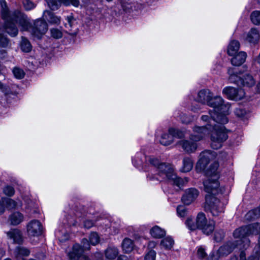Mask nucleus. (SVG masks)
Here are the masks:
<instances>
[{
	"mask_svg": "<svg viewBox=\"0 0 260 260\" xmlns=\"http://www.w3.org/2000/svg\"><path fill=\"white\" fill-rule=\"evenodd\" d=\"M223 94L230 100H240L245 96V91L242 88H236L232 87H226L222 90Z\"/></svg>",
	"mask_w": 260,
	"mask_h": 260,
	"instance_id": "obj_12",
	"label": "nucleus"
},
{
	"mask_svg": "<svg viewBox=\"0 0 260 260\" xmlns=\"http://www.w3.org/2000/svg\"><path fill=\"white\" fill-rule=\"evenodd\" d=\"M159 141L160 144L162 145L168 146L170 145L173 142V140L172 136H171L169 133V134L165 133L162 134Z\"/></svg>",
	"mask_w": 260,
	"mask_h": 260,
	"instance_id": "obj_36",
	"label": "nucleus"
},
{
	"mask_svg": "<svg viewBox=\"0 0 260 260\" xmlns=\"http://www.w3.org/2000/svg\"><path fill=\"white\" fill-rule=\"evenodd\" d=\"M94 225V222L90 220H86L84 222V227L85 228L89 229Z\"/></svg>",
	"mask_w": 260,
	"mask_h": 260,
	"instance_id": "obj_56",
	"label": "nucleus"
},
{
	"mask_svg": "<svg viewBox=\"0 0 260 260\" xmlns=\"http://www.w3.org/2000/svg\"><path fill=\"white\" fill-rule=\"evenodd\" d=\"M216 154L214 151L206 150L202 152L199 156V159L196 165V169L198 172L205 170L207 165L216 158Z\"/></svg>",
	"mask_w": 260,
	"mask_h": 260,
	"instance_id": "obj_8",
	"label": "nucleus"
},
{
	"mask_svg": "<svg viewBox=\"0 0 260 260\" xmlns=\"http://www.w3.org/2000/svg\"><path fill=\"white\" fill-rule=\"evenodd\" d=\"M207 221L205 215L203 213H200L196 219V224L191 225V228L193 230L200 229Z\"/></svg>",
	"mask_w": 260,
	"mask_h": 260,
	"instance_id": "obj_26",
	"label": "nucleus"
},
{
	"mask_svg": "<svg viewBox=\"0 0 260 260\" xmlns=\"http://www.w3.org/2000/svg\"><path fill=\"white\" fill-rule=\"evenodd\" d=\"M185 224L187 228L191 231H194V230H193L191 228V226L196 224V220H193L191 218H188L185 222Z\"/></svg>",
	"mask_w": 260,
	"mask_h": 260,
	"instance_id": "obj_53",
	"label": "nucleus"
},
{
	"mask_svg": "<svg viewBox=\"0 0 260 260\" xmlns=\"http://www.w3.org/2000/svg\"><path fill=\"white\" fill-rule=\"evenodd\" d=\"M199 191L196 188L188 189L182 197V202L185 204L189 205L196 199L199 196Z\"/></svg>",
	"mask_w": 260,
	"mask_h": 260,
	"instance_id": "obj_16",
	"label": "nucleus"
},
{
	"mask_svg": "<svg viewBox=\"0 0 260 260\" xmlns=\"http://www.w3.org/2000/svg\"><path fill=\"white\" fill-rule=\"evenodd\" d=\"M154 157L153 156H146L142 152H137L134 157L132 158V162L134 166L139 169H144L145 171H148L150 168L147 169V166L150 165L149 161V158Z\"/></svg>",
	"mask_w": 260,
	"mask_h": 260,
	"instance_id": "obj_10",
	"label": "nucleus"
},
{
	"mask_svg": "<svg viewBox=\"0 0 260 260\" xmlns=\"http://www.w3.org/2000/svg\"><path fill=\"white\" fill-rule=\"evenodd\" d=\"M3 202L5 203V208L8 209H15L18 206L16 201L8 198H3Z\"/></svg>",
	"mask_w": 260,
	"mask_h": 260,
	"instance_id": "obj_35",
	"label": "nucleus"
},
{
	"mask_svg": "<svg viewBox=\"0 0 260 260\" xmlns=\"http://www.w3.org/2000/svg\"><path fill=\"white\" fill-rule=\"evenodd\" d=\"M121 5L124 11H127L132 8L131 2L129 0H122Z\"/></svg>",
	"mask_w": 260,
	"mask_h": 260,
	"instance_id": "obj_50",
	"label": "nucleus"
},
{
	"mask_svg": "<svg viewBox=\"0 0 260 260\" xmlns=\"http://www.w3.org/2000/svg\"><path fill=\"white\" fill-rule=\"evenodd\" d=\"M151 236L154 238H161L166 235V231L157 225L152 228L150 231Z\"/></svg>",
	"mask_w": 260,
	"mask_h": 260,
	"instance_id": "obj_27",
	"label": "nucleus"
},
{
	"mask_svg": "<svg viewBox=\"0 0 260 260\" xmlns=\"http://www.w3.org/2000/svg\"><path fill=\"white\" fill-rule=\"evenodd\" d=\"M180 119L182 123L188 124L192 121L194 118L193 116L183 114L180 116Z\"/></svg>",
	"mask_w": 260,
	"mask_h": 260,
	"instance_id": "obj_47",
	"label": "nucleus"
},
{
	"mask_svg": "<svg viewBox=\"0 0 260 260\" xmlns=\"http://www.w3.org/2000/svg\"><path fill=\"white\" fill-rule=\"evenodd\" d=\"M243 243L240 242V239L236 241L235 243L233 242H228L226 244L223 245L221 246L218 251L214 253L215 254H218L219 257L220 256H223L224 255H227L230 254L232 251L237 247L240 249H244V248H242L240 247H242L243 245Z\"/></svg>",
	"mask_w": 260,
	"mask_h": 260,
	"instance_id": "obj_11",
	"label": "nucleus"
},
{
	"mask_svg": "<svg viewBox=\"0 0 260 260\" xmlns=\"http://www.w3.org/2000/svg\"><path fill=\"white\" fill-rule=\"evenodd\" d=\"M218 179L219 178L207 177V179L203 182L205 191L213 195L221 193L222 190L221 188L219 187L220 184Z\"/></svg>",
	"mask_w": 260,
	"mask_h": 260,
	"instance_id": "obj_9",
	"label": "nucleus"
},
{
	"mask_svg": "<svg viewBox=\"0 0 260 260\" xmlns=\"http://www.w3.org/2000/svg\"><path fill=\"white\" fill-rule=\"evenodd\" d=\"M230 260H238V257L236 256H233L231 257Z\"/></svg>",
	"mask_w": 260,
	"mask_h": 260,
	"instance_id": "obj_64",
	"label": "nucleus"
},
{
	"mask_svg": "<svg viewBox=\"0 0 260 260\" xmlns=\"http://www.w3.org/2000/svg\"><path fill=\"white\" fill-rule=\"evenodd\" d=\"M48 3V6L52 10H57L61 4L65 6L72 5L75 7L79 6L80 2L79 0H46Z\"/></svg>",
	"mask_w": 260,
	"mask_h": 260,
	"instance_id": "obj_13",
	"label": "nucleus"
},
{
	"mask_svg": "<svg viewBox=\"0 0 260 260\" xmlns=\"http://www.w3.org/2000/svg\"><path fill=\"white\" fill-rule=\"evenodd\" d=\"M5 252L2 249H0V260L2 259V258L5 255Z\"/></svg>",
	"mask_w": 260,
	"mask_h": 260,
	"instance_id": "obj_62",
	"label": "nucleus"
},
{
	"mask_svg": "<svg viewBox=\"0 0 260 260\" xmlns=\"http://www.w3.org/2000/svg\"><path fill=\"white\" fill-rule=\"evenodd\" d=\"M210 101L214 103V105L210 106L213 108V111H209L210 115H203L201 119L206 122L205 125L211 127L213 132L211 134V147L214 149L220 148L222 143L228 139V131L223 125H217L216 123L224 124L228 122L226 116L229 113L230 106L224 104V101L220 96L211 97Z\"/></svg>",
	"mask_w": 260,
	"mask_h": 260,
	"instance_id": "obj_1",
	"label": "nucleus"
},
{
	"mask_svg": "<svg viewBox=\"0 0 260 260\" xmlns=\"http://www.w3.org/2000/svg\"><path fill=\"white\" fill-rule=\"evenodd\" d=\"M43 17L45 19L51 24L58 25L60 23V17L55 15L53 13L49 11H44Z\"/></svg>",
	"mask_w": 260,
	"mask_h": 260,
	"instance_id": "obj_21",
	"label": "nucleus"
},
{
	"mask_svg": "<svg viewBox=\"0 0 260 260\" xmlns=\"http://www.w3.org/2000/svg\"><path fill=\"white\" fill-rule=\"evenodd\" d=\"M218 167L219 164L217 161H213L212 162L209 167L206 170L205 173L207 177L219 178Z\"/></svg>",
	"mask_w": 260,
	"mask_h": 260,
	"instance_id": "obj_18",
	"label": "nucleus"
},
{
	"mask_svg": "<svg viewBox=\"0 0 260 260\" xmlns=\"http://www.w3.org/2000/svg\"><path fill=\"white\" fill-rule=\"evenodd\" d=\"M258 234H259L258 246L256 247L260 248V223L259 222L253 223L236 229L233 233V236L235 238L240 239V242L243 243V244L242 247H240L241 248L247 249L250 243V241L247 237Z\"/></svg>",
	"mask_w": 260,
	"mask_h": 260,
	"instance_id": "obj_5",
	"label": "nucleus"
},
{
	"mask_svg": "<svg viewBox=\"0 0 260 260\" xmlns=\"http://www.w3.org/2000/svg\"><path fill=\"white\" fill-rule=\"evenodd\" d=\"M156 253L153 249L148 250L145 256V260H155Z\"/></svg>",
	"mask_w": 260,
	"mask_h": 260,
	"instance_id": "obj_45",
	"label": "nucleus"
},
{
	"mask_svg": "<svg viewBox=\"0 0 260 260\" xmlns=\"http://www.w3.org/2000/svg\"><path fill=\"white\" fill-rule=\"evenodd\" d=\"M83 249L78 244L73 245L72 250L68 253L70 260H78L82 255Z\"/></svg>",
	"mask_w": 260,
	"mask_h": 260,
	"instance_id": "obj_19",
	"label": "nucleus"
},
{
	"mask_svg": "<svg viewBox=\"0 0 260 260\" xmlns=\"http://www.w3.org/2000/svg\"><path fill=\"white\" fill-rule=\"evenodd\" d=\"M82 244H83V246H81V247L83 249V251L90 249V244L87 239H83L82 241Z\"/></svg>",
	"mask_w": 260,
	"mask_h": 260,
	"instance_id": "obj_54",
	"label": "nucleus"
},
{
	"mask_svg": "<svg viewBox=\"0 0 260 260\" xmlns=\"http://www.w3.org/2000/svg\"><path fill=\"white\" fill-rule=\"evenodd\" d=\"M16 253L17 254V257L19 256H28L30 251L28 249L24 247H18L15 250Z\"/></svg>",
	"mask_w": 260,
	"mask_h": 260,
	"instance_id": "obj_40",
	"label": "nucleus"
},
{
	"mask_svg": "<svg viewBox=\"0 0 260 260\" xmlns=\"http://www.w3.org/2000/svg\"><path fill=\"white\" fill-rule=\"evenodd\" d=\"M8 238L12 240L14 243H20L22 241V235L18 229H12L6 233Z\"/></svg>",
	"mask_w": 260,
	"mask_h": 260,
	"instance_id": "obj_23",
	"label": "nucleus"
},
{
	"mask_svg": "<svg viewBox=\"0 0 260 260\" xmlns=\"http://www.w3.org/2000/svg\"><path fill=\"white\" fill-rule=\"evenodd\" d=\"M6 208L5 203L3 202V198L0 200V215L2 214L5 211Z\"/></svg>",
	"mask_w": 260,
	"mask_h": 260,
	"instance_id": "obj_58",
	"label": "nucleus"
},
{
	"mask_svg": "<svg viewBox=\"0 0 260 260\" xmlns=\"http://www.w3.org/2000/svg\"><path fill=\"white\" fill-rule=\"evenodd\" d=\"M239 255V260H260V248L259 247H255L253 250V253L248 258L246 257V255L244 251V249H240Z\"/></svg>",
	"mask_w": 260,
	"mask_h": 260,
	"instance_id": "obj_20",
	"label": "nucleus"
},
{
	"mask_svg": "<svg viewBox=\"0 0 260 260\" xmlns=\"http://www.w3.org/2000/svg\"><path fill=\"white\" fill-rule=\"evenodd\" d=\"M243 38L245 41L250 43L255 44L259 40V34L256 29L252 28L247 33L244 34Z\"/></svg>",
	"mask_w": 260,
	"mask_h": 260,
	"instance_id": "obj_17",
	"label": "nucleus"
},
{
	"mask_svg": "<svg viewBox=\"0 0 260 260\" xmlns=\"http://www.w3.org/2000/svg\"><path fill=\"white\" fill-rule=\"evenodd\" d=\"M90 243L92 245H95L99 243L100 238L96 233H91L89 236Z\"/></svg>",
	"mask_w": 260,
	"mask_h": 260,
	"instance_id": "obj_43",
	"label": "nucleus"
},
{
	"mask_svg": "<svg viewBox=\"0 0 260 260\" xmlns=\"http://www.w3.org/2000/svg\"><path fill=\"white\" fill-rule=\"evenodd\" d=\"M95 256L97 258L96 260H104L103 258L101 257V254L100 253H97Z\"/></svg>",
	"mask_w": 260,
	"mask_h": 260,
	"instance_id": "obj_63",
	"label": "nucleus"
},
{
	"mask_svg": "<svg viewBox=\"0 0 260 260\" xmlns=\"http://www.w3.org/2000/svg\"><path fill=\"white\" fill-rule=\"evenodd\" d=\"M122 248L124 252H130L132 251L134 248L133 241L128 238L124 239L122 243Z\"/></svg>",
	"mask_w": 260,
	"mask_h": 260,
	"instance_id": "obj_33",
	"label": "nucleus"
},
{
	"mask_svg": "<svg viewBox=\"0 0 260 260\" xmlns=\"http://www.w3.org/2000/svg\"><path fill=\"white\" fill-rule=\"evenodd\" d=\"M211 131L213 132L211 127L196 126L193 128V133L190 135L189 140L179 141L178 144L181 146L186 152L192 153L197 149V142L204 139Z\"/></svg>",
	"mask_w": 260,
	"mask_h": 260,
	"instance_id": "obj_4",
	"label": "nucleus"
},
{
	"mask_svg": "<svg viewBox=\"0 0 260 260\" xmlns=\"http://www.w3.org/2000/svg\"><path fill=\"white\" fill-rule=\"evenodd\" d=\"M37 258L38 260H43L45 258V255L43 253H41L37 255Z\"/></svg>",
	"mask_w": 260,
	"mask_h": 260,
	"instance_id": "obj_61",
	"label": "nucleus"
},
{
	"mask_svg": "<svg viewBox=\"0 0 260 260\" xmlns=\"http://www.w3.org/2000/svg\"><path fill=\"white\" fill-rule=\"evenodd\" d=\"M51 34L52 37L55 39H59L62 37V32L58 29L53 28L51 29Z\"/></svg>",
	"mask_w": 260,
	"mask_h": 260,
	"instance_id": "obj_49",
	"label": "nucleus"
},
{
	"mask_svg": "<svg viewBox=\"0 0 260 260\" xmlns=\"http://www.w3.org/2000/svg\"><path fill=\"white\" fill-rule=\"evenodd\" d=\"M197 254L199 258H203L207 255L205 250L202 247H199L197 251Z\"/></svg>",
	"mask_w": 260,
	"mask_h": 260,
	"instance_id": "obj_52",
	"label": "nucleus"
},
{
	"mask_svg": "<svg viewBox=\"0 0 260 260\" xmlns=\"http://www.w3.org/2000/svg\"><path fill=\"white\" fill-rule=\"evenodd\" d=\"M245 218L248 221L260 218V206L248 212L246 214Z\"/></svg>",
	"mask_w": 260,
	"mask_h": 260,
	"instance_id": "obj_30",
	"label": "nucleus"
},
{
	"mask_svg": "<svg viewBox=\"0 0 260 260\" xmlns=\"http://www.w3.org/2000/svg\"><path fill=\"white\" fill-rule=\"evenodd\" d=\"M27 232L29 236L37 237L43 232V226L38 220H32L27 225Z\"/></svg>",
	"mask_w": 260,
	"mask_h": 260,
	"instance_id": "obj_14",
	"label": "nucleus"
},
{
	"mask_svg": "<svg viewBox=\"0 0 260 260\" xmlns=\"http://www.w3.org/2000/svg\"><path fill=\"white\" fill-rule=\"evenodd\" d=\"M21 50L24 52H29L32 49V46L29 41L25 38L22 37L20 43Z\"/></svg>",
	"mask_w": 260,
	"mask_h": 260,
	"instance_id": "obj_32",
	"label": "nucleus"
},
{
	"mask_svg": "<svg viewBox=\"0 0 260 260\" xmlns=\"http://www.w3.org/2000/svg\"><path fill=\"white\" fill-rule=\"evenodd\" d=\"M0 90L3 92H4L5 94H7L8 93L9 91V88L4 85L2 82H0Z\"/></svg>",
	"mask_w": 260,
	"mask_h": 260,
	"instance_id": "obj_57",
	"label": "nucleus"
},
{
	"mask_svg": "<svg viewBox=\"0 0 260 260\" xmlns=\"http://www.w3.org/2000/svg\"><path fill=\"white\" fill-rule=\"evenodd\" d=\"M224 236V232L222 230L216 232L214 234V239L217 241L221 240Z\"/></svg>",
	"mask_w": 260,
	"mask_h": 260,
	"instance_id": "obj_51",
	"label": "nucleus"
},
{
	"mask_svg": "<svg viewBox=\"0 0 260 260\" xmlns=\"http://www.w3.org/2000/svg\"><path fill=\"white\" fill-rule=\"evenodd\" d=\"M174 241L170 236H167L161 240L160 245L161 248L170 250L173 246Z\"/></svg>",
	"mask_w": 260,
	"mask_h": 260,
	"instance_id": "obj_29",
	"label": "nucleus"
},
{
	"mask_svg": "<svg viewBox=\"0 0 260 260\" xmlns=\"http://www.w3.org/2000/svg\"><path fill=\"white\" fill-rule=\"evenodd\" d=\"M169 133L171 136H172L173 139L174 138H181L184 136V134L182 131L172 127L169 128Z\"/></svg>",
	"mask_w": 260,
	"mask_h": 260,
	"instance_id": "obj_37",
	"label": "nucleus"
},
{
	"mask_svg": "<svg viewBox=\"0 0 260 260\" xmlns=\"http://www.w3.org/2000/svg\"><path fill=\"white\" fill-rule=\"evenodd\" d=\"M156 242L153 241H149L148 244V250L153 249L156 246Z\"/></svg>",
	"mask_w": 260,
	"mask_h": 260,
	"instance_id": "obj_59",
	"label": "nucleus"
},
{
	"mask_svg": "<svg viewBox=\"0 0 260 260\" xmlns=\"http://www.w3.org/2000/svg\"><path fill=\"white\" fill-rule=\"evenodd\" d=\"M66 20H67L68 23L66 24V26L67 27V25H68L69 27H72V24L75 21L73 16L72 15L68 16L66 18Z\"/></svg>",
	"mask_w": 260,
	"mask_h": 260,
	"instance_id": "obj_55",
	"label": "nucleus"
},
{
	"mask_svg": "<svg viewBox=\"0 0 260 260\" xmlns=\"http://www.w3.org/2000/svg\"><path fill=\"white\" fill-rule=\"evenodd\" d=\"M212 95L209 90L203 89L198 92L196 100L202 104H207L208 106H213L214 103L212 102V101H210Z\"/></svg>",
	"mask_w": 260,
	"mask_h": 260,
	"instance_id": "obj_15",
	"label": "nucleus"
},
{
	"mask_svg": "<svg viewBox=\"0 0 260 260\" xmlns=\"http://www.w3.org/2000/svg\"><path fill=\"white\" fill-rule=\"evenodd\" d=\"M219 256L214 253H212L206 260H218Z\"/></svg>",
	"mask_w": 260,
	"mask_h": 260,
	"instance_id": "obj_60",
	"label": "nucleus"
},
{
	"mask_svg": "<svg viewBox=\"0 0 260 260\" xmlns=\"http://www.w3.org/2000/svg\"><path fill=\"white\" fill-rule=\"evenodd\" d=\"M13 73L14 76L18 79H21L24 76L23 71L18 68H14L13 70Z\"/></svg>",
	"mask_w": 260,
	"mask_h": 260,
	"instance_id": "obj_46",
	"label": "nucleus"
},
{
	"mask_svg": "<svg viewBox=\"0 0 260 260\" xmlns=\"http://www.w3.org/2000/svg\"><path fill=\"white\" fill-rule=\"evenodd\" d=\"M177 212L178 216L183 217L187 214V210L185 207L179 206L177 208Z\"/></svg>",
	"mask_w": 260,
	"mask_h": 260,
	"instance_id": "obj_48",
	"label": "nucleus"
},
{
	"mask_svg": "<svg viewBox=\"0 0 260 260\" xmlns=\"http://www.w3.org/2000/svg\"><path fill=\"white\" fill-rule=\"evenodd\" d=\"M235 115L242 119H247L248 116V113L245 110L242 108H237L235 110Z\"/></svg>",
	"mask_w": 260,
	"mask_h": 260,
	"instance_id": "obj_39",
	"label": "nucleus"
},
{
	"mask_svg": "<svg viewBox=\"0 0 260 260\" xmlns=\"http://www.w3.org/2000/svg\"><path fill=\"white\" fill-rule=\"evenodd\" d=\"M3 31V30L0 29V47L5 48L8 46L9 41L6 36L4 35Z\"/></svg>",
	"mask_w": 260,
	"mask_h": 260,
	"instance_id": "obj_41",
	"label": "nucleus"
},
{
	"mask_svg": "<svg viewBox=\"0 0 260 260\" xmlns=\"http://www.w3.org/2000/svg\"><path fill=\"white\" fill-rule=\"evenodd\" d=\"M228 73L229 75V81L231 83L248 87H251L255 84V81L251 75L246 74L242 78L240 76L241 73H238L235 68H229Z\"/></svg>",
	"mask_w": 260,
	"mask_h": 260,
	"instance_id": "obj_6",
	"label": "nucleus"
},
{
	"mask_svg": "<svg viewBox=\"0 0 260 260\" xmlns=\"http://www.w3.org/2000/svg\"><path fill=\"white\" fill-rule=\"evenodd\" d=\"M205 210L210 213L213 216H218L223 212L222 204L215 197L208 194L206 196Z\"/></svg>",
	"mask_w": 260,
	"mask_h": 260,
	"instance_id": "obj_7",
	"label": "nucleus"
},
{
	"mask_svg": "<svg viewBox=\"0 0 260 260\" xmlns=\"http://www.w3.org/2000/svg\"><path fill=\"white\" fill-rule=\"evenodd\" d=\"M3 192L6 196L12 197L15 193V189L12 186L6 185L3 189Z\"/></svg>",
	"mask_w": 260,
	"mask_h": 260,
	"instance_id": "obj_44",
	"label": "nucleus"
},
{
	"mask_svg": "<svg viewBox=\"0 0 260 260\" xmlns=\"http://www.w3.org/2000/svg\"><path fill=\"white\" fill-rule=\"evenodd\" d=\"M193 167V161L189 157H185L183 160V166L181 171L183 172L190 171Z\"/></svg>",
	"mask_w": 260,
	"mask_h": 260,
	"instance_id": "obj_34",
	"label": "nucleus"
},
{
	"mask_svg": "<svg viewBox=\"0 0 260 260\" xmlns=\"http://www.w3.org/2000/svg\"><path fill=\"white\" fill-rule=\"evenodd\" d=\"M22 4L26 11L31 10L36 7V5L30 0H22Z\"/></svg>",
	"mask_w": 260,
	"mask_h": 260,
	"instance_id": "obj_42",
	"label": "nucleus"
},
{
	"mask_svg": "<svg viewBox=\"0 0 260 260\" xmlns=\"http://www.w3.org/2000/svg\"><path fill=\"white\" fill-rule=\"evenodd\" d=\"M24 216L19 212H15L11 214L9 218L11 224L13 225H17L23 221Z\"/></svg>",
	"mask_w": 260,
	"mask_h": 260,
	"instance_id": "obj_25",
	"label": "nucleus"
},
{
	"mask_svg": "<svg viewBox=\"0 0 260 260\" xmlns=\"http://www.w3.org/2000/svg\"><path fill=\"white\" fill-rule=\"evenodd\" d=\"M250 18L252 22L255 24H260V11H254L251 14Z\"/></svg>",
	"mask_w": 260,
	"mask_h": 260,
	"instance_id": "obj_38",
	"label": "nucleus"
},
{
	"mask_svg": "<svg viewBox=\"0 0 260 260\" xmlns=\"http://www.w3.org/2000/svg\"><path fill=\"white\" fill-rule=\"evenodd\" d=\"M233 56L231 60L232 64L235 66H239L245 62L247 54L245 52L241 51Z\"/></svg>",
	"mask_w": 260,
	"mask_h": 260,
	"instance_id": "obj_22",
	"label": "nucleus"
},
{
	"mask_svg": "<svg viewBox=\"0 0 260 260\" xmlns=\"http://www.w3.org/2000/svg\"><path fill=\"white\" fill-rule=\"evenodd\" d=\"M118 254V249L116 247L109 246L105 250V255L107 260H114Z\"/></svg>",
	"mask_w": 260,
	"mask_h": 260,
	"instance_id": "obj_24",
	"label": "nucleus"
},
{
	"mask_svg": "<svg viewBox=\"0 0 260 260\" xmlns=\"http://www.w3.org/2000/svg\"><path fill=\"white\" fill-rule=\"evenodd\" d=\"M150 170L147 175L148 180L154 183L165 182L181 188L188 182L187 178L178 177L174 166L168 163L161 162L155 158H149Z\"/></svg>",
	"mask_w": 260,
	"mask_h": 260,
	"instance_id": "obj_3",
	"label": "nucleus"
},
{
	"mask_svg": "<svg viewBox=\"0 0 260 260\" xmlns=\"http://www.w3.org/2000/svg\"><path fill=\"white\" fill-rule=\"evenodd\" d=\"M240 48V43L238 41L233 40L229 44L228 47V53L230 56L235 55L237 53Z\"/></svg>",
	"mask_w": 260,
	"mask_h": 260,
	"instance_id": "obj_28",
	"label": "nucleus"
},
{
	"mask_svg": "<svg viewBox=\"0 0 260 260\" xmlns=\"http://www.w3.org/2000/svg\"><path fill=\"white\" fill-rule=\"evenodd\" d=\"M0 5L2 17L5 21V29L10 36H17L18 32L17 27L18 24L22 27L23 30L29 29L31 35L37 39H40L47 31L48 25L45 21L37 20L34 25L30 26L25 15L18 11L12 14L11 13L5 0H0Z\"/></svg>",
	"mask_w": 260,
	"mask_h": 260,
	"instance_id": "obj_2",
	"label": "nucleus"
},
{
	"mask_svg": "<svg viewBox=\"0 0 260 260\" xmlns=\"http://www.w3.org/2000/svg\"><path fill=\"white\" fill-rule=\"evenodd\" d=\"M214 222L213 220H210L204 224V225L201 228L200 230H201L204 234L209 235L213 232L214 230Z\"/></svg>",
	"mask_w": 260,
	"mask_h": 260,
	"instance_id": "obj_31",
	"label": "nucleus"
}]
</instances>
